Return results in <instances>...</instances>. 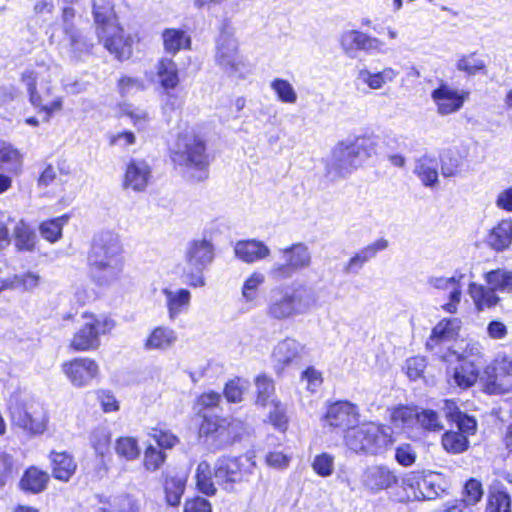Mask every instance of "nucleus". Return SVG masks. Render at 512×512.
<instances>
[{
  "instance_id": "37",
  "label": "nucleus",
  "mask_w": 512,
  "mask_h": 512,
  "mask_svg": "<svg viewBox=\"0 0 512 512\" xmlns=\"http://www.w3.org/2000/svg\"><path fill=\"white\" fill-rule=\"evenodd\" d=\"M187 477L185 474H166L164 480L165 499L168 505L178 506L185 491Z\"/></svg>"
},
{
  "instance_id": "29",
  "label": "nucleus",
  "mask_w": 512,
  "mask_h": 512,
  "mask_svg": "<svg viewBox=\"0 0 512 512\" xmlns=\"http://www.w3.org/2000/svg\"><path fill=\"white\" fill-rule=\"evenodd\" d=\"M304 346L297 340L287 337L280 341L273 349V359L283 366L290 365L301 359Z\"/></svg>"
},
{
  "instance_id": "25",
  "label": "nucleus",
  "mask_w": 512,
  "mask_h": 512,
  "mask_svg": "<svg viewBox=\"0 0 512 512\" xmlns=\"http://www.w3.org/2000/svg\"><path fill=\"white\" fill-rule=\"evenodd\" d=\"M58 65L49 63H37L35 67L26 69L21 76V81L26 87L50 86L49 84L59 75Z\"/></svg>"
},
{
  "instance_id": "54",
  "label": "nucleus",
  "mask_w": 512,
  "mask_h": 512,
  "mask_svg": "<svg viewBox=\"0 0 512 512\" xmlns=\"http://www.w3.org/2000/svg\"><path fill=\"white\" fill-rule=\"evenodd\" d=\"M265 277L260 272L252 273L242 286V296L247 303L257 299L258 288L264 283Z\"/></svg>"
},
{
  "instance_id": "61",
  "label": "nucleus",
  "mask_w": 512,
  "mask_h": 512,
  "mask_svg": "<svg viewBox=\"0 0 512 512\" xmlns=\"http://www.w3.org/2000/svg\"><path fill=\"white\" fill-rule=\"evenodd\" d=\"M0 162L12 164L15 168L21 166L22 158L17 149L0 139Z\"/></svg>"
},
{
  "instance_id": "8",
  "label": "nucleus",
  "mask_w": 512,
  "mask_h": 512,
  "mask_svg": "<svg viewBox=\"0 0 512 512\" xmlns=\"http://www.w3.org/2000/svg\"><path fill=\"white\" fill-rule=\"evenodd\" d=\"M82 323L75 332L70 347L75 351H93L100 346V336L111 332L115 327L112 318L104 315L84 313Z\"/></svg>"
},
{
  "instance_id": "31",
  "label": "nucleus",
  "mask_w": 512,
  "mask_h": 512,
  "mask_svg": "<svg viewBox=\"0 0 512 512\" xmlns=\"http://www.w3.org/2000/svg\"><path fill=\"white\" fill-rule=\"evenodd\" d=\"M236 256L246 263H253L265 259L270 254V249L262 241H239L234 248Z\"/></svg>"
},
{
  "instance_id": "16",
  "label": "nucleus",
  "mask_w": 512,
  "mask_h": 512,
  "mask_svg": "<svg viewBox=\"0 0 512 512\" xmlns=\"http://www.w3.org/2000/svg\"><path fill=\"white\" fill-rule=\"evenodd\" d=\"M98 39L118 60H127L133 53V38L130 34L125 33L119 24L101 32Z\"/></svg>"
},
{
  "instance_id": "13",
  "label": "nucleus",
  "mask_w": 512,
  "mask_h": 512,
  "mask_svg": "<svg viewBox=\"0 0 512 512\" xmlns=\"http://www.w3.org/2000/svg\"><path fill=\"white\" fill-rule=\"evenodd\" d=\"M483 391L490 395H501L512 391V358L498 356L487 366L481 379Z\"/></svg>"
},
{
  "instance_id": "53",
  "label": "nucleus",
  "mask_w": 512,
  "mask_h": 512,
  "mask_svg": "<svg viewBox=\"0 0 512 512\" xmlns=\"http://www.w3.org/2000/svg\"><path fill=\"white\" fill-rule=\"evenodd\" d=\"M10 277L14 286L12 287V290L21 289L22 291L30 292L37 288L40 283V276L31 271L23 274H15Z\"/></svg>"
},
{
  "instance_id": "57",
  "label": "nucleus",
  "mask_w": 512,
  "mask_h": 512,
  "mask_svg": "<svg viewBox=\"0 0 512 512\" xmlns=\"http://www.w3.org/2000/svg\"><path fill=\"white\" fill-rule=\"evenodd\" d=\"M255 385L257 390V403L265 406L274 393L273 381L266 375H260L256 378Z\"/></svg>"
},
{
  "instance_id": "48",
  "label": "nucleus",
  "mask_w": 512,
  "mask_h": 512,
  "mask_svg": "<svg viewBox=\"0 0 512 512\" xmlns=\"http://www.w3.org/2000/svg\"><path fill=\"white\" fill-rule=\"evenodd\" d=\"M196 481L198 489L207 496H213L216 494L215 483L212 481V473L210 465L206 461H202L198 464L196 469Z\"/></svg>"
},
{
  "instance_id": "32",
  "label": "nucleus",
  "mask_w": 512,
  "mask_h": 512,
  "mask_svg": "<svg viewBox=\"0 0 512 512\" xmlns=\"http://www.w3.org/2000/svg\"><path fill=\"white\" fill-rule=\"evenodd\" d=\"M461 323L462 322L459 318H448L441 320L432 329L431 335L426 342L427 348L432 350L439 343L454 338L461 327Z\"/></svg>"
},
{
  "instance_id": "6",
  "label": "nucleus",
  "mask_w": 512,
  "mask_h": 512,
  "mask_svg": "<svg viewBox=\"0 0 512 512\" xmlns=\"http://www.w3.org/2000/svg\"><path fill=\"white\" fill-rule=\"evenodd\" d=\"M446 408V416L455 424L456 430H448L442 435V447L450 454L464 453L470 446L469 437L477 431V422L474 417L461 412L453 402L446 401Z\"/></svg>"
},
{
  "instance_id": "43",
  "label": "nucleus",
  "mask_w": 512,
  "mask_h": 512,
  "mask_svg": "<svg viewBox=\"0 0 512 512\" xmlns=\"http://www.w3.org/2000/svg\"><path fill=\"white\" fill-rule=\"evenodd\" d=\"M456 68L469 77L477 74H487L486 62L476 52L461 55L456 62Z\"/></svg>"
},
{
  "instance_id": "23",
  "label": "nucleus",
  "mask_w": 512,
  "mask_h": 512,
  "mask_svg": "<svg viewBox=\"0 0 512 512\" xmlns=\"http://www.w3.org/2000/svg\"><path fill=\"white\" fill-rule=\"evenodd\" d=\"M151 178V168L145 160L131 159L124 175V188H130L135 192H142L148 186Z\"/></svg>"
},
{
  "instance_id": "14",
  "label": "nucleus",
  "mask_w": 512,
  "mask_h": 512,
  "mask_svg": "<svg viewBox=\"0 0 512 512\" xmlns=\"http://www.w3.org/2000/svg\"><path fill=\"white\" fill-rule=\"evenodd\" d=\"M36 408L32 400L15 398L9 406L12 423L32 434L42 433L44 425L36 416Z\"/></svg>"
},
{
  "instance_id": "24",
  "label": "nucleus",
  "mask_w": 512,
  "mask_h": 512,
  "mask_svg": "<svg viewBox=\"0 0 512 512\" xmlns=\"http://www.w3.org/2000/svg\"><path fill=\"white\" fill-rule=\"evenodd\" d=\"M464 278L463 274H455L452 277H432L429 284L439 290H450L449 302L442 306L443 310L455 314L458 304L461 301L462 290L460 282Z\"/></svg>"
},
{
  "instance_id": "10",
  "label": "nucleus",
  "mask_w": 512,
  "mask_h": 512,
  "mask_svg": "<svg viewBox=\"0 0 512 512\" xmlns=\"http://www.w3.org/2000/svg\"><path fill=\"white\" fill-rule=\"evenodd\" d=\"M254 468L255 462L250 457H222L214 465L215 483L231 492L236 484L248 480Z\"/></svg>"
},
{
  "instance_id": "28",
  "label": "nucleus",
  "mask_w": 512,
  "mask_h": 512,
  "mask_svg": "<svg viewBox=\"0 0 512 512\" xmlns=\"http://www.w3.org/2000/svg\"><path fill=\"white\" fill-rule=\"evenodd\" d=\"M398 75L399 72L392 67H385L378 72H371L364 67L358 70L355 82L357 85L364 84L372 90H379L383 88L386 83L393 82Z\"/></svg>"
},
{
  "instance_id": "12",
  "label": "nucleus",
  "mask_w": 512,
  "mask_h": 512,
  "mask_svg": "<svg viewBox=\"0 0 512 512\" xmlns=\"http://www.w3.org/2000/svg\"><path fill=\"white\" fill-rule=\"evenodd\" d=\"M240 429V421L205 417L199 428V436L210 448L219 450L230 445L239 436Z\"/></svg>"
},
{
  "instance_id": "18",
  "label": "nucleus",
  "mask_w": 512,
  "mask_h": 512,
  "mask_svg": "<svg viewBox=\"0 0 512 512\" xmlns=\"http://www.w3.org/2000/svg\"><path fill=\"white\" fill-rule=\"evenodd\" d=\"M31 105L43 113L45 122H49L55 112L63 107L61 96L55 95L51 86L26 87Z\"/></svg>"
},
{
  "instance_id": "51",
  "label": "nucleus",
  "mask_w": 512,
  "mask_h": 512,
  "mask_svg": "<svg viewBox=\"0 0 512 512\" xmlns=\"http://www.w3.org/2000/svg\"><path fill=\"white\" fill-rule=\"evenodd\" d=\"M418 419V410L410 407H398L393 410L391 421L397 428H411Z\"/></svg>"
},
{
  "instance_id": "40",
  "label": "nucleus",
  "mask_w": 512,
  "mask_h": 512,
  "mask_svg": "<svg viewBox=\"0 0 512 512\" xmlns=\"http://www.w3.org/2000/svg\"><path fill=\"white\" fill-rule=\"evenodd\" d=\"M52 475L54 478L67 482L76 470V464L72 457L65 453H51Z\"/></svg>"
},
{
  "instance_id": "44",
  "label": "nucleus",
  "mask_w": 512,
  "mask_h": 512,
  "mask_svg": "<svg viewBox=\"0 0 512 512\" xmlns=\"http://www.w3.org/2000/svg\"><path fill=\"white\" fill-rule=\"evenodd\" d=\"M157 75L161 86L169 91L179 84L177 65L172 59L163 58L159 61Z\"/></svg>"
},
{
  "instance_id": "60",
  "label": "nucleus",
  "mask_w": 512,
  "mask_h": 512,
  "mask_svg": "<svg viewBox=\"0 0 512 512\" xmlns=\"http://www.w3.org/2000/svg\"><path fill=\"white\" fill-rule=\"evenodd\" d=\"M166 459V454L150 445L144 453V465L149 471H156L161 467Z\"/></svg>"
},
{
  "instance_id": "7",
  "label": "nucleus",
  "mask_w": 512,
  "mask_h": 512,
  "mask_svg": "<svg viewBox=\"0 0 512 512\" xmlns=\"http://www.w3.org/2000/svg\"><path fill=\"white\" fill-rule=\"evenodd\" d=\"M214 259V247L206 239L192 240L187 244L185 251V267L183 269L184 282L191 287H203L205 278L204 269Z\"/></svg>"
},
{
  "instance_id": "38",
  "label": "nucleus",
  "mask_w": 512,
  "mask_h": 512,
  "mask_svg": "<svg viewBox=\"0 0 512 512\" xmlns=\"http://www.w3.org/2000/svg\"><path fill=\"white\" fill-rule=\"evenodd\" d=\"M438 161L429 156L419 158L414 167V173L424 186L434 187L438 183Z\"/></svg>"
},
{
  "instance_id": "45",
  "label": "nucleus",
  "mask_w": 512,
  "mask_h": 512,
  "mask_svg": "<svg viewBox=\"0 0 512 512\" xmlns=\"http://www.w3.org/2000/svg\"><path fill=\"white\" fill-rule=\"evenodd\" d=\"M459 362L472 364L482 367L483 365V348L479 342L467 341L464 346H460L454 351Z\"/></svg>"
},
{
  "instance_id": "22",
  "label": "nucleus",
  "mask_w": 512,
  "mask_h": 512,
  "mask_svg": "<svg viewBox=\"0 0 512 512\" xmlns=\"http://www.w3.org/2000/svg\"><path fill=\"white\" fill-rule=\"evenodd\" d=\"M389 242L385 238H379L372 243L364 246L344 264L343 273L346 275H358L365 264L374 259L377 254L388 248Z\"/></svg>"
},
{
  "instance_id": "36",
  "label": "nucleus",
  "mask_w": 512,
  "mask_h": 512,
  "mask_svg": "<svg viewBox=\"0 0 512 512\" xmlns=\"http://www.w3.org/2000/svg\"><path fill=\"white\" fill-rule=\"evenodd\" d=\"M480 369V366L460 362L454 368L449 382L460 389H468L477 382Z\"/></svg>"
},
{
  "instance_id": "64",
  "label": "nucleus",
  "mask_w": 512,
  "mask_h": 512,
  "mask_svg": "<svg viewBox=\"0 0 512 512\" xmlns=\"http://www.w3.org/2000/svg\"><path fill=\"white\" fill-rule=\"evenodd\" d=\"M395 459L402 466H411L415 463L416 452L409 444H402L396 448Z\"/></svg>"
},
{
  "instance_id": "15",
  "label": "nucleus",
  "mask_w": 512,
  "mask_h": 512,
  "mask_svg": "<svg viewBox=\"0 0 512 512\" xmlns=\"http://www.w3.org/2000/svg\"><path fill=\"white\" fill-rule=\"evenodd\" d=\"M362 487L371 494H378L398 484V477L386 465H371L366 467L361 476Z\"/></svg>"
},
{
  "instance_id": "35",
  "label": "nucleus",
  "mask_w": 512,
  "mask_h": 512,
  "mask_svg": "<svg viewBox=\"0 0 512 512\" xmlns=\"http://www.w3.org/2000/svg\"><path fill=\"white\" fill-rule=\"evenodd\" d=\"M487 245L495 251H504L512 243V221L505 219L494 226L486 238Z\"/></svg>"
},
{
  "instance_id": "9",
  "label": "nucleus",
  "mask_w": 512,
  "mask_h": 512,
  "mask_svg": "<svg viewBox=\"0 0 512 512\" xmlns=\"http://www.w3.org/2000/svg\"><path fill=\"white\" fill-rule=\"evenodd\" d=\"M215 61L230 76L242 77L245 73L246 66L238 52V41L228 23L223 24L216 41Z\"/></svg>"
},
{
  "instance_id": "46",
  "label": "nucleus",
  "mask_w": 512,
  "mask_h": 512,
  "mask_svg": "<svg viewBox=\"0 0 512 512\" xmlns=\"http://www.w3.org/2000/svg\"><path fill=\"white\" fill-rule=\"evenodd\" d=\"M485 280L495 292H512V273L506 270L497 269L487 272Z\"/></svg>"
},
{
  "instance_id": "30",
  "label": "nucleus",
  "mask_w": 512,
  "mask_h": 512,
  "mask_svg": "<svg viewBox=\"0 0 512 512\" xmlns=\"http://www.w3.org/2000/svg\"><path fill=\"white\" fill-rule=\"evenodd\" d=\"M178 340L174 329L167 326H157L148 335L144 348L148 351H167L172 348Z\"/></svg>"
},
{
  "instance_id": "56",
  "label": "nucleus",
  "mask_w": 512,
  "mask_h": 512,
  "mask_svg": "<svg viewBox=\"0 0 512 512\" xmlns=\"http://www.w3.org/2000/svg\"><path fill=\"white\" fill-rule=\"evenodd\" d=\"M417 423L420 424L423 429L428 431L436 432L444 428L437 412L430 409L418 411Z\"/></svg>"
},
{
  "instance_id": "49",
  "label": "nucleus",
  "mask_w": 512,
  "mask_h": 512,
  "mask_svg": "<svg viewBox=\"0 0 512 512\" xmlns=\"http://www.w3.org/2000/svg\"><path fill=\"white\" fill-rule=\"evenodd\" d=\"M121 111L122 116L127 117L138 131L145 130L151 121L150 114L145 108L127 104Z\"/></svg>"
},
{
  "instance_id": "39",
  "label": "nucleus",
  "mask_w": 512,
  "mask_h": 512,
  "mask_svg": "<svg viewBox=\"0 0 512 512\" xmlns=\"http://www.w3.org/2000/svg\"><path fill=\"white\" fill-rule=\"evenodd\" d=\"M468 292L479 311L496 306L500 300L490 286L485 287L483 285L471 283L469 285Z\"/></svg>"
},
{
  "instance_id": "58",
  "label": "nucleus",
  "mask_w": 512,
  "mask_h": 512,
  "mask_svg": "<svg viewBox=\"0 0 512 512\" xmlns=\"http://www.w3.org/2000/svg\"><path fill=\"white\" fill-rule=\"evenodd\" d=\"M116 452L119 456L124 457L127 460L136 459L140 454L137 441L131 437L118 439L116 443Z\"/></svg>"
},
{
  "instance_id": "26",
  "label": "nucleus",
  "mask_w": 512,
  "mask_h": 512,
  "mask_svg": "<svg viewBox=\"0 0 512 512\" xmlns=\"http://www.w3.org/2000/svg\"><path fill=\"white\" fill-rule=\"evenodd\" d=\"M402 486L411 489L416 500H431L437 497L438 491L434 483L420 472H410L402 479Z\"/></svg>"
},
{
  "instance_id": "33",
  "label": "nucleus",
  "mask_w": 512,
  "mask_h": 512,
  "mask_svg": "<svg viewBox=\"0 0 512 512\" xmlns=\"http://www.w3.org/2000/svg\"><path fill=\"white\" fill-rule=\"evenodd\" d=\"M93 16L97 36L118 24L112 4L109 0H92Z\"/></svg>"
},
{
  "instance_id": "50",
  "label": "nucleus",
  "mask_w": 512,
  "mask_h": 512,
  "mask_svg": "<svg viewBox=\"0 0 512 512\" xmlns=\"http://www.w3.org/2000/svg\"><path fill=\"white\" fill-rule=\"evenodd\" d=\"M270 87L277 95L278 100L282 103L295 104L297 102L298 96L296 90L288 80L275 78L271 82Z\"/></svg>"
},
{
  "instance_id": "2",
  "label": "nucleus",
  "mask_w": 512,
  "mask_h": 512,
  "mask_svg": "<svg viewBox=\"0 0 512 512\" xmlns=\"http://www.w3.org/2000/svg\"><path fill=\"white\" fill-rule=\"evenodd\" d=\"M88 266L92 278L99 285H108L120 277L123 257L117 234L105 231L94 237L88 254Z\"/></svg>"
},
{
  "instance_id": "47",
  "label": "nucleus",
  "mask_w": 512,
  "mask_h": 512,
  "mask_svg": "<svg viewBox=\"0 0 512 512\" xmlns=\"http://www.w3.org/2000/svg\"><path fill=\"white\" fill-rule=\"evenodd\" d=\"M163 42L165 50L169 53L175 54L182 48H187L190 45V38L186 36L185 32L177 29H166L163 32Z\"/></svg>"
},
{
  "instance_id": "42",
  "label": "nucleus",
  "mask_w": 512,
  "mask_h": 512,
  "mask_svg": "<svg viewBox=\"0 0 512 512\" xmlns=\"http://www.w3.org/2000/svg\"><path fill=\"white\" fill-rule=\"evenodd\" d=\"M49 475L35 467L26 470L20 481V486L23 490L31 493L42 492L48 483Z\"/></svg>"
},
{
  "instance_id": "34",
  "label": "nucleus",
  "mask_w": 512,
  "mask_h": 512,
  "mask_svg": "<svg viewBox=\"0 0 512 512\" xmlns=\"http://www.w3.org/2000/svg\"><path fill=\"white\" fill-rule=\"evenodd\" d=\"M75 17V10L72 7H64L62 11V25L63 31L67 35L72 49L76 52L82 53L88 51L91 47L90 44L83 40L81 33L74 27L73 19Z\"/></svg>"
},
{
  "instance_id": "62",
  "label": "nucleus",
  "mask_w": 512,
  "mask_h": 512,
  "mask_svg": "<svg viewBox=\"0 0 512 512\" xmlns=\"http://www.w3.org/2000/svg\"><path fill=\"white\" fill-rule=\"evenodd\" d=\"M483 496L482 484L476 479H470L464 487L463 501L468 505H475Z\"/></svg>"
},
{
  "instance_id": "5",
  "label": "nucleus",
  "mask_w": 512,
  "mask_h": 512,
  "mask_svg": "<svg viewBox=\"0 0 512 512\" xmlns=\"http://www.w3.org/2000/svg\"><path fill=\"white\" fill-rule=\"evenodd\" d=\"M173 162L180 166L195 169L196 174L191 176L197 181L208 177V159L204 141L192 131H185L178 135L171 149Z\"/></svg>"
},
{
  "instance_id": "52",
  "label": "nucleus",
  "mask_w": 512,
  "mask_h": 512,
  "mask_svg": "<svg viewBox=\"0 0 512 512\" xmlns=\"http://www.w3.org/2000/svg\"><path fill=\"white\" fill-rule=\"evenodd\" d=\"M15 242L19 250H32L34 247L35 234L21 220L14 228Z\"/></svg>"
},
{
  "instance_id": "11",
  "label": "nucleus",
  "mask_w": 512,
  "mask_h": 512,
  "mask_svg": "<svg viewBox=\"0 0 512 512\" xmlns=\"http://www.w3.org/2000/svg\"><path fill=\"white\" fill-rule=\"evenodd\" d=\"M284 263L275 262L268 270V276L274 281L290 279L295 273L308 268L312 262L308 246L302 242L280 249Z\"/></svg>"
},
{
  "instance_id": "4",
  "label": "nucleus",
  "mask_w": 512,
  "mask_h": 512,
  "mask_svg": "<svg viewBox=\"0 0 512 512\" xmlns=\"http://www.w3.org/2000/svg\"><path fill=\"white\" fill-rule=\"evenodd\" d=\"M344 440L351 451L366 456L383 455L394 442L391 428L374 422L349 429Z\"/></svg>"
},
{
  "instance_id": "1",
  "label": "nucleus",
  "mask_w": 512,
  "mask_h": 512,
  "mask_svg": "<svg viewBox=\"0 0 512 512\" xmlns=\"http://www.w3.org/2000/svg\"><path fill=\"white\" fill-rule=\"evenodd\" d=\"M317 303V293L311 286L293 282L270 291L265 314L274 321L293 320L309 314Z\"/></svg>"
},
{
  "instance_id": "21",
  "label": "nucleus",
  "mask_w": 512,
  "mask_h": 512,
  "mask_svg": "<svg viewBox=\"0 0 512 512\" xmlns=\"http://www.w3.org/2000/svg\"><path fill=\"white\" fill-rule=\"evenodd\" d=\"M341 46L347 54L355 51L366 53H386L385 44L376 37H372L358 30L345 32L341 37Z\"/></svg>"
},
{
  "instance_id": "63",
  "label": "nucleus",
  "mask_w": 512,
  "mask_h": 512,
  "mask_svg": "<svg viewBox=\"0 0 512 512\" xmlns=\"http://www.w3.org/2000/svg\"><path fill=\"white\" fill-rule=\"evenodd\" d=\"M269 418L273 426L281 431L286 430L288 418L286 415V408L280 403H275L274 408L269 413Z\"/></svg>"
},
{
  "instance_id": "19",
  "label": "nucleus",
  "mask_w": 512,
  "mask_h": 512,
  "mask_svg": "<svg viewBox=\"0 0 512 512\" xmlns=\"http://www.w3.org/2000/svg\"><path fill=\"white\" fill-rule=\"evenodd\" d=\"M63 372L75 387L88 385L99 374V366L88 357L75 358L63 364Z\"/></svg>"
},
{
  "instance_id": "3",
  "label": "nucleus",
  "mask_w": 512,
  "mask_h": 512,
  "mask_svg": "<svg viewBox=\"0 0 512 512\" xmlns=\"http://www.w3.org/2000/svg\"><path fill=\"white\" fill-rule=\"evenodd\" d=\"M376 153L375 143L368 137H356L339 142L327 165L328 173L347 177Z\"/></svg>"
},
{
  "instance_id": "41",
  "label": "nucleus",
  "mask_w": 512,
  "mask_h": 512,
  "mask_svg": "<svg viewBox=\"0 0 512 512\" xmlns=\"http://www.w3.org/2000/svg\"><path fill=\"white\" fill-rule=\"evenodd\" d=\"M488 512H511V498L502 484L490 487L488 495Z\"/></svg>"
},
{
  "instance_id": "27",
  "label": "nucleus",
  "mask_w": 512,
  "mask_h": 512,
  "mask_svg": "<svg viewBox=\"0 0 512 512\" xmlns=\"http://www.w3.org/2000/svg\"><path fill=\"white\" fill-rule=\"evenodd\" d=\"M162 293L165 296L170 321H175L180 314L188 311L191 302V293L189 290L184 288L177 290L165 288L162 290Z\"/></svg>"
},
{
  "instance_id": "17",
  "label": "nucleus",
  "mask_w": 512,
  "mask_h": 512,
  "mask_svg": "<svg viewBox=\"0 0 512 512\" xmlns=\"http://www.w3.org/2000/svg\"><path fill=\"white\" fill-rule=\"evenodd\" d=\"M467 96V92L455 89L444 81L431 92V99L436 105L437 112L443 116L459 111Z\"/></svg>"
},
{
  "instance_id": "20",
  "label": "nucleus",
  "mask_w": 512,
  "mask_h": 512,
  "mask_svg": "<svg viewBox=\"0 0 512 512\" xmlns=\"http://www.w3.org/2000/svg\"><path fill=\"white\" fill-rule=\"evenodd\" d=\"M324 421L332 428L346 430L354 428L358 422L357 407L348 401H339L331 404L324 417Z\"/></svg>"
},
{
  "instance_id": "55",
  "label": "nucleus",
  "mask_w": 512,
  "mask_h": 512,
  "mask_svg": "<svg viewBox=\"0 0 512 512\" xmlns=\"http://www.w3.org/2000/svg\"><path fill=\"white\" fill-rule=\"evenodd\" d=\"M66 222L67 217H59L43 222L40 225V233L48 241L55 242L61 237L62 227Z\"/></svg>"
},
{
  "instance_id": "59",
  "label": "nucleus",
  "mask_w": 512,
  "mask_h": 512,
  "mask_svg": "<svg viewBox=\"0 0 512 512\" xmlns=\"http://www.w3.org/2000/svg\"><path fill=\"white\" fill-rule=\"evenodd\" d=\"M312 467L318 475L328 477L334 471V457L329 453H321L314 458Z\"/></svg>"
}]
</instances>
